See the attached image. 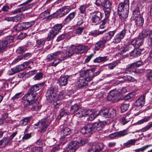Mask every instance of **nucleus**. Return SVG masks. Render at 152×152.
<instances>
[{
  "instance_id": "1",
  "label": "nucleus",
  "mask_w": 152,
  "mask_h": 152,
  "mask_svg": "<svg viewBox=\"0 0 152 152\" xmlns=\"http://www.w3.org/2000/svg\"><path fill=\"white\" fill-rule=\"evenodd\" d=\"M100 73L99 71L94 73L92 70H91L82 71L80 74V77L79 80V87L82 88L86 86L88 82L91 80L94 77L99 75Z\"/></svg>"
},
{
  "instance_id": "2",
  "label": "nucleus",
  "mask_w": 152,
  "mask_h": 152,
  "mask_svg": "<svg viewBox=\"0 0 152 152\" xmlns=\"http://www.w3.org/2000/svg\"><path fill=\"white\" fill-rule=\"evenodd\" d=\"M63 27L61 24H58L55 25L48 34V36L46 39L47 41L50 42L49 45L46 48L47 50L50 48L52 45V39L59 32Z\"/></svg>"
},
{
  "instance_id": "3",
  "label": "nucleus",
  "mask_w": 152,
  "mask_h": 152,
  "mask_svg": "<svg viewBox=\"0 0 152 152\" xmlns=\"http://www.w3.org/2000/svg\"><path fill=\"white\" fill-rule=\"evenodd\" d=\"M88 47L82 45L73 46L66 50L67 57L72 56L75 53H83L88 50Z\"/></svg>"
},
{
  "instance_id": "4",
  "label": "nucleus",
  "mask_w": 152,
  "mask_h": 152,
  "mask_svg": "<svg viewBox=\"0 0 152 152\" xmlns=\"http://www.w3.org/2000/svg\"><path fill=\"white\" fill-rule=\"evenodd\" d=\"M131 25L130 24H127L125 25L124 29L115 35L113 39L112 42L114 44L120 42L125 37L127 29L129 30L130 33L131 32Z\"/></svg>"
},
{
  "instance_id": "5",
  "label": "nucleus",
  "mask_w": 152,
  "mask_h": 152,
  "mask_svg": "<svg viewBox=\"0 0 152 152\" xmlns=\"http://www.w3.org/2000/svg\"><path fill=\"white\" fill-rule=\"evenodd\" d=\"M66 50H63L62 51H58L48 54L47 56L46 60L49 62L54 60L58 58L67 57Z\"/></svg>"
},
{
  "instance_id": "6",
  "label": "nucleus",
  "mask_w": 152,
  "mask_h": 152,
  "mask_svg": "<svg viewBox=\"0 0 152 152\" xmlns=\"http://www.w3.org/2000/svg\"><path fill=\"white\" fill-rule=\"evenodd\" d=\"M95 4L100 7H103L104 12L111 11V3L108 0H96Z\"/></svg>"
},
{
  "instance_id": "7",
  "label": "nucleus",
  "mask_w": 152,
  "mask_h": 152,
  "mask_svg": "<svg viewBox=\"0 0 152 152\" xmlns=\"http://www.w3.org/2000/svg\"><path fill=\"white\" fill-rule=\"evenodd\" d=\"M78 140H74L70 142L67 146L68 152H75L79 147L83 145L82 140L79 138Z\"/></svg>"
},
{
  "instance_id": "8",
  "label": "nucleus",
  "mask_w": 152,
  "mask_h": 152,
  "mask_svg": "<svg viewBox=\"0 0 152 152\" xmlns=\"http://www.w3.org/2000/svg\"><path fill=\"white\" fill-rule=\"evenodd\" d=\"M57 91V88L55 86L50 88L47 91L46 96L48 101L51 102L56 99Z\"/></svg>"
},
{
  "instance_id": "9",
  "label": "nucleus",
  "mask_w": 152,
  "mask_h": 152,
  "mask_svg": "<svg viewBox=\"0 0 152 152\" xmlns=\"http://www.w3.org/2000/svg\"><path fill=\"white\" fill-rule=\"evenodd\" d=\"M99 114L106 118H113L116 115L115 110L108 108L102 109L99 111Z\"/></svg>"
},
{
  "instance_id": "10",
  "label": "nucleus",
  "mask_w": 152,
  "mask_h": 152,
  "mask_svg": "<svg viewBox=\"0 0 152 152\" xmlns=\"http://www.w3.org/2000/svg\"><path fill=\"white\" fill-rule=\"evenodd\" d=\"M32 1L28 0L25 2L21 4V5H23V7L14 10L11 12L12 14L15 15L18 13L21 12L25 10H27L32 7V5L29 4Z\"/></svg>"
},
{
  "instance_id": "11",
  "label": "nucleus",
  "mask_w": 152,
  "mask_h": 152,
  "mask_svg": "<svg viewBox=\"0 0 152 152\" xmlns=\"http://www.w3.org/2000/svg\"><path fill=\"white\" fill-rule=\"evenodd\" d=\"M102 18V13L98 11L92 12L90 14V19L92 23L96 24Z\"/></svg>"
},
{
  "instance_id": "12",
  "label": "nucleus",
  "mask_w": 152,
  "mask_h": 152,
  "mask_svg": "<svg viewBox=\"0 0 152 152\" xmlns=\"http://www.w3.org/2000/svg\"><path fill=\"white\" fill-rule=\"evenodd\" d=\"M14 37L13 36L7 37L4 39L0 41V52L6 49L8 45L13 42Z\"/></svg>"
},
{
  "instance_id": "13",
  "label": "nucleus",
  "mask_w": 152,
  "mask_h": 152,
  "mask_svg": "<svg viewBox=\"0 0 152 152\" xmlns=\"http://www.w3.org/2000/svg\"><path fill=\"white\" fill-rule=\"evenodd\" d=\"M119 93L118 92L117 89L110 91L107 96V99L109 101L113 102H116L120 99Z\"/></svg>"
},
{
  "instance_id": "14",
  "label": "nucleus",
  "mask_w": 152,
  "mask_h": 152,
  "mask_svg": "<svg viewBox=\"0 0 152 152\" xmlns=\"http://www.w3.org/2000/svg\"><path fill=\"white\" fill-rule=\"evenodd\" d=\"M25 107H27L29 109L33 110H35L39 109L40 107L37 105V103H34L33 102L28 101V99L23 98L22 101Z\"/></svg>"
},
{
  "instance_id": "15",
  "label": "nucleus",
  "mask_w": 152,
  "mask_h": 152,
  "mask_svg": "<svg viewBox=\"0 0 152 152\" xmlns=\"http://www.w3.org/2000/svg\"><path fill=\"white\" fill-rule=\"evenodd\" d=\"M111 11H107L104 12L105 17L100 22L101 24L99 26V28L104 29L107 27L109 23V17L110 15Z\"/></svg>"
},
{
  "instance_id": "16",
  "label": "nucleus",
  "mask_w": 152,
  "mask_h": 152,
  "mask_svg": "<svg viewBox=\"0 0 152 152\" xmlns=\"http://www.w3.org/2000/svg\"><path fill=\"white\" fill-rule=\"evenodd\" d=\"M145 96L142 95L136 101L134 105V108L135 109H140L144 105L145 101Z\"/></svg>"
},
{
  "instance_id": "17",
  "label": "nucleus",
  "mask_w": 152,
  "mask_h": 152,
  "mask_svg": "<svg viewBox=\"0 0 152 152\" xmlns=\"http://www.w3.org/2000/svg\"><path fill=\"white\" fill-rule=\"evenodd\" d=\"M129 1L124 0L123 2L119 4L118 6V11L120 12L129 10Z\"/></svg>"
},
{
  "instance_id": "18",
  "label": "nucleus",
  "mask_w": 152,
  "mask_h": 152,
  "mask_svg": "<svg viewBox=\"0 0 152 152\" xmlns=\"http://www.w3.org/2000/svg\"><path fill=\"white\" fill-rule=\"evenodd\" d=\"M106 124V123L105 121H100L92 123L93 125V132H96L101 130Z\"/></svg>"
},
{
  "instance_id": "19",
  "label": "nucleus",
  "mask_w": 152,
  "mask_h": 152,
  "mask_svg": "<svg viewBox=\"0 0 152 152\" xmlns=\"http://www.w3.org/2000/svg\"><path fill=\"white\" fill-rule=\"evenodd\" d=\"M51 120H49L47 118H44L42 119L39 122L41 123L42 128L41 129V132H45L46 129L49 125L50 122Z\"/></svg>"
},
{
  "instance_id": "20",
  "label": "nucleus",
  "mask_w": 152,
  "mask_h": 152,
  "mask_svg": "<svg viewBox=\"0 0 152 152\" xmlns=\"http://www.w3.org/2000/svg\"><path fill=\"white\" fill-rule=\"evenodd\" d=\"M92 123H88L82 127L80 130V132L83 134L90 133L93 131V126Z\"/></svg>"
},
{
  "instance_id": "21",
  "label": "nucleus",
  "mask_w": 152,
  "mask_h": 152,
  "mask_svg": "<svg viewBox=\"0 0 152 152\" xmlns=\"http://www.w3.org/2000/svg\"><path fill=\"white\" fill-rule=\"evenodd\" d=\"M33 93L30 92L28 90L27 94L23 96V98L27 99L28 100V101L33 102L34 103H36L35 101V99L37 96V94Z\"/></svg>"
},
{
  "instance_id": "22",
  "label": "nucleus",
  "mask_w": 152,
  "mask_h": 152,
  "mask_svg": "<svg viewBox=\"0 0 152 152\" xmlns=\"http://www.w3.org/2000/svg\"><path fill=\"white\" fill-rule=\"evenodd\" d=\"M71 10L70 7L68 6H64L59 9L57 11V13L59 15L61 14L60 17H62L66 15Z\"/></svg>"
},
{
  "instance_id": "23",
  "label": "nucleus",
  "mask_w": 152,
  "mask_h": 152,
  "mask_svg": "<svg viewBox=\"0 0 152 152\" xmlns=\"http://www.w3.org/2000/svg\"><path fill=\"white\" fill-rule=\"evenodd\" d=\"M132 45L136 48H139L143 44V40L140 38H135L132 40Z\"/></svg>"
},
{
  "instance_id": "24",
  "label": "nucleus",
  "mask_w": 152,
  "mask_h": 152,
  "mask_svg": "<svg viewBox=\"0 0 152 152\" xmlns=\"http://www.w3.org/2000/svg\"><path fill=\"white\" fill-rule=\"evenodd\" d=\"M71 75H65L61 77L58 79V83L61 86H65L67 83L68 79Z\"/></svg>"
},
{
  "instance_id": "25",
  "label": "nucleus",
  "mask_w": 152,
  "mask_h": 152,
  "mask_svg": "<svg viewBox=\"0 0 152 152\" xmlns=\"http://www.w3.org/2000/svg\"><path fill=\"white\" fill-rule=\"evenodd\" d=\"M86 116H89L88 118L90 121H92L97 116L99 115V114L97 113L96 114L94 113L92 111V110L91 109H89L86 111Z\"/></svg>"
},
{
  "instance_id": "26",
  "label": "nucleus",
  "mask_w": 152,
  "mask_h": 152,
  "mask_svg": "<svg viewBox=\"0 0 152 152\" xmlns=\"http://www.w3.org/2000/svg\"><path fill=\"white\" fill-rule=\"evenodd\" d=\"M76 14V13L75 11L70 13L64 19V22L65 23H69L74 19Z\"/></svg>"
},
{
  "instance_id": "27",
  "label": "nucleus",
  "mask_w": 152,
  "mask_h": 152,
  "mask_svg": "<svg viewBox=\"0 0 152 152\" xmlns=\"http://www.w3.org/2000/svg\"><path fill=\"white\" fill-rule=\"evenodd\" d=\"M136 24L138 26H142L144 23V20L141 15L134 18Z\"/></svg>"
},
{
  "instance_id": "28",
  "label": "nucleus",
  "mask_w": 152,
  "mask_h": 152,
  "mask_svg": "<svg viewBox=\"0 0 152 152\" xmlns=\"http://www.w3.org/2000/svg\"><path fill=\"white\" fill-rule=\"evenodd\" d=\"M42 85L40 83L38 84L33 86L29 89L28 90L30 92H31L33 93H36L37 94V92L41 88Z\"/></svg>"
},
{
  "instance_id": "29",
  "label": "nucleus",
  "mask_w": 152,
  "mask_h": 152,
  "mask_svg": "<svg viewBox=\"0 0 152 152\" xmlns=\"http://www.w3.org/2000/svg\"><path fill=\"white\" fill-rule=\"evenodd\" d=\"M121 12V13L118 14V16L121 19V21L123 22L126 20V19L128 17L129 10L123 11Z\"/></svg>"
},
{
  "instance_id": "30",
  "label": "nucleus",
  "mask_w": 152,
  "mask_h": 152,
  "mask_svg": "<svg viewBox=\"0 0 152 152\" xmlns=\"http://www.w3.org/2000/svg\"><path fill=\"white\" fill-rule=\"evenodd\" d=\"M70 129L66 126H63L61 130V133L64 136L69 135L71 133Z\"/></svg>"
},
{
  "instance_id": "31",
  "label": "nucleus",
  "mask_w": 152,
  "mask_h": 152,
  "mask_svg": "<svg viewBox=\"0 0 152 152\" xmlns=\"http://www.w3.org/2000/svg\"><path fill=\"white\" fill-rule=\"evenodd\" d=\"M86 111L80 108L75 114V115L78 118H82L84 116H86Z\"/></svg>"
},
{
  "instance_id": "32",
  "label": "nucleus",
  "mask_w": 152,
  "mask_h": 152,
  "mask_svg": "<svg viewBox=\"0 0 152 152\" xmlns=\"http://www.w3.org/2000/svg\"><path fill=\"white\" fill-rule=\"evenodd\" d=\"M24 25L23 23H18L12 29V32L19 31L21 30H24Z\"/></svg>"
},
{
  "instance_id": "33",
  "label": "nucleus",
  "mask_w": 152,
  "mask_h": 152,
  "mask_svg": "<svg viewBox=\"0 0 152 152\" xmlns=\"http://www.w3.org/2000/svg\"><path fill=\"white\" fill-rule=\"evenodd\" d=\"M49 12L47 11H45L43 12L42 13L39 15V18L41 19H44L46 18H54L53 15H48Z\"/></svg>"
},
{
  "instance_id": "34",
  "label": "nucleus",
  "mask_w": 152,
  "mask_h": 152,
  "mask_svg": "<svg viewBox=\"0 0 152 152\" xmlns=\"http://www.w3.org/2000/svg\"><path fill=\"white\" fill-rule=\"evenodd\" d=\"M106 43L105 40L99 41L98 42L95 44V50H98L101 48H102Z\"/></svg>"
},
{
  "instance_id": "35",
  "label": "nucleus",
  "mask_w": 152,
  "mask_h": 152,
  "mask_svg": "<svg viewBox=\"0 0 152 152\" xmlns=\"http://www.w3.org/2000/svg\"><path fill=\"white\" fill-rule=\"evenodd\" d=\"M109 58L107 56H99L95 58L93 60V62L95 63H99L102 62H105L108 60Z\"/></svg>"
},
{
  "instance_id": "36",
  "label": "nucleus",
  "mask_w": 152,
  "mask_h": 152,
  "mask_svg": "<svg viewBox=\"0 0 152 152\" xmlns=\"http://www.w3.org/2000/svg\"><path fill=\"white\" fill-rule=\"evenodd\" d=\"M105 31V30L103 31H100L99 30H93L90 32L89 34L94 37H96L99 35L103 34Z\"/></svg>"
},
{
  "instance_id": "37",
  "label": "nucleus",
  "mask_w": 152,
  "mask_h": 152,
  "mask_svg": "<svg viewBox=\"0 0 152 152\" xmlns=\"http://www.w3.org/2000/svg\"><path fill=\"white\" fill-rule=\"evenodd\" d=\"M150 31L147 29H143L142 31L139 34V38L142 39L146 38L148 35H149Z\"/></svg>"
},
{
  "instance_id": "38",
  "label": "nucleus",
  "mask_w": 152,
  "mask_h": 152,
  "mask_svg": "<svg viewBox=\"0 0 152 152\" xmlns=\"http://www.w3.org/2000/svg\"><path fill=\"white\" fill-rule=\"evenodd\" d=\"M45 43V40L43 39H40L36 41V46L39 48V50L42 49Z\"/></svg>"
},
{
  "instance_id": "39",
  "label": "nucleus",
  "mask_w": 152,
  "mask_h": 152,
  "mask_svg": "<svg viewBox=\"0 0 152 152\" xmlns=\"http://www.w3.org/2000/svg\"><path fill=\"white\" fill-rule=\"evenodd\" d=\"M141 53L140 50L138 49H134L130 52L131 56L137 57L140 56Z\"/></svg>"
},
{
  "instance_id": "40",
  "label": "nucleus",
  "mask_w": 152,
  "mask_h": 152,
  "mask_svg": "<svg viewBox=\"0 0 152 152\" xmlns=\"http://www.w3.org/2000/svg\"><path fill=\"white\" fill-rule=\"evenodd\" d=\"M28 66V63L27 62H24L22 64L17 66L15 67L16 71L18 72L23 70L25 68H27Z\"/></svg>"
},
{
  "instance_id": "41",
  "label": "nucleus",
  "mask_w": 152,
  "mask_h": 152,
  "mask_svg": "<svg viewBox=\"0 0 152 152\" xmlns=\"http://www.w3.org/2000/svg\"><path fill=\"white\" fill-rule=\"evenodd\" d=\"M80 108L79 106L78 105L76 104H74L71 107L69 110L70 113L71 114H75Z\"/></svg>"
},
{
  "instance_id": "42",
  "label": "nucleus",
  "mask_w": 152,
  "mask_h": 152,
  "mask_svg": "<svg viewBox=\"0 0 152 152\" xmlns=\"http://www.w3.org/2000/svg\"><path fill=\"white\" fill-rule=\"evenodd\" d=\"M142 8V6H140V7L138 6L137 8L133 10L132 13L134 18L136 17H138L139 15H140V11Z\"/></svg>"
},
{
  "instance_id": "43",
  "label": "nucleus",
  "mask_w": 152,
  "mask_h": 152,
  "mask_svg": "<svg viewBox=\"0 0 152 152\" xmlns=\"http://www.w3.org/2000/svg\"><path fill=\"white\" fill-rule=\"evenodd\" d=\"M137 140L131 139L127 141L126 143L124 144V145L126 147H129L131 145H135Z\"/></svg>"
},
{
  "instance_id": "44",
  "label": "nucleus",
  "mask_w": 152,
  "mask_h": 152,
  "mask_svg": "<svg viewBox=\"0 0 152 152\" xmlns=\"http://www.w3.org/2000/svg\"><path fill=\"white\" fill-rule=\"evenodd\" d=\"M67 57H64V58H58L55 59L54 61L51 63V66H56L58 64L62 62L63 60L65 58Z\"/></svg>"
},
{
  "instance_id": "45",
  "label": "nucleus",
  "mask_w": 152,
  "mask_h": 152,
  "mask_svg": "<svg viewBox=\"0 0 152 152\" xmlns=\"http://www.w3.org/2000/svg\"><path fill=\"white\" fill-rule=\"evenodd\" d=\"M88 7V5L87 4H84L81 5L78 8L79 13L80 14H85L86 11V9Z\"/></svg>"
},
{
  "instance_id": "46",
  "label": "nucleus",
  "mask_w": 152,
  "mask_h": 152,
  "mask_svg": "<svg viewBox=\"0 0 152 152\" xmlns=\"http://www.w3.org/2000/svg\"><path fill=\"white\" fill-rule=\"evenodd\" d=\"M32 118L31 117H29L25 118L21 120L19 122L20 125L25 126L29 122Z\"/></svg>"
},
{
  "instance_id": "47",
  "label": "nucleus",
  "mask_w": 152,
  "mask_h": 152,
  "mask_svg": "<svg viewBox=\"0 0 152 152\" xmlns=\"http://www.w3.org/2000/svg\"><path fill=\"white\" fill-rule=\"evenodd\" d=\"M70 113L67 110L66 108L62 109L60 112V119L64 115H67Z\"/></svg>"
},
{
  "instance_id": "48",
  "label": "nucleus",
  "mask_w": 152,
  "mask_h": 152,
  "mask_svg": "<svg viewBox=\"0 0 152 152\" xmlns=\"http://www.w3.org/2000/svg\"><path fill=\"white\" fill-rule=\"evenodd\" d=\"M104 145L102 143H99L97 144L95 147V152H100L104 148Z\"/></svg>"
},
{
  "instance_id": "49",
  "label": "nucleus",
  "mask_w": 152,
  "mask_h": 152,
  "mask_svg": "<svg viewBox=\"0 0 152 152\" xmlns=\"http://www.w3.org/2000/svg\"><path fill=\"white\" fill-rule=\"evenodd\" d=\"M147 43L149 46H152V30L150 31L149 35L147 39Z\"/></svg>"
},
{
  "instance_id": "50",
  "label": "nucleus",
  "mask_w": 152,
  "mask_h": 152,
  "mask_svg": "<svg viewBox=\"0 0 152 152\" xmlns=\"http://www.w3.org/2000/svg\"><path fill=\"white\" fill-rule=\"evenodd\" d=\"M43 73L39 72L37 73L34 77L33 79L34 80H40L43 78Z\"/></svg>"
},
{
  "instance_id": "51",
  "label": "nucleus",
  "mask_w": 152,
  "mask_h": 152,
  "mask_svg": "<svg viewBox=\"0 0 152 152\" xmlns=\"http://www.w3.org/2000/svg\"><path fill=\"white\" fill-rule=\"evenodd\" d=\"M24 25V30L27 29L28 28L31 26L34 23V21H31L29 22H25L23 23Z\"/></svg>"
},
{
  "instance_id": "52",
  "label": "nucleus",
  "mask_w": 152,
  "mask_h": 152,
  "mask_svg": "<svg viewBox=\"0 0 152 152\" xmlns=\"http://www.w3.org/2000/svg\"><path fill=\"white\" fill-rule=\"evenodd\" d=\"M118 61H114L111 63L108 64L107 65L108 68L110 69L114 68L116 65L118 64Z\"/></svg>"
},
{
  "instance_id": "53",
  "label": "nucleus",
  "mask_w": 152,
  "mask_h": 152,
  "mask_svg": "<svg viewBox=\"0 0 152 152\" xmlns=\"http://www.w3.org/2000/svg\"><path fill=\"white\" fill-rule=\"evenodd\" d=\"M10 140L8 139H7L5 137H4L2 139L0 140V145H8L10 142Z\"/></svg>"
},
{
  "instance_id": "54",
  "label": "nucleus",
  "mask_w": 152,
  "mask_h": 152,
  "mask_svg": "<svg viewBox=\"0 0 152 152\" xmlns=\"http://www.w3.org/2000/svg\"><path fill=\"white\" fill-rule=\"evenodd\" d=\"M85 28L84 27H79L75 30V34L79 35H81L84 30Z\"/></svg>"
},
{
  "instance_id": "55",
  "label": "nucleus",
  "mask_w": 152,
  "mask_h": 152,
  "mask_svg": "<svg viewBox=\"0 0 152 152\" xmlns=\"http://www.w3.org/2000/svg\"><path fill=\"white\" fill-rule=\"evenodd\" d=\"M27 49L24 46H20L17 50V52L19 54L24 53L27 50Z\"/></svg>"
},
{
  "instance_id": "56",
  "label": "nucleus",
  "mask_w": 152,
  "mask_h": 152,
  "mask_svg": "<svg viewBox=\"0 0 152 152\" xmlns=\"http://www.w3.org/2000/svg\"><path fill=\"white\" fill-rule=\"evenodd\" d=\"M10 8L9 6L7 4L4 5L1 8L0 10L1 12L5 13L8 11L10 9Z\"/></svg>"
},
{
  "instance_id": "57",
  "label": "nucleus",
  "mask_w": 152,
  "mask_h": 152,
  "mask_svg": "<svg viewBox=\"0 0 152 152\" xmlns=\"http://www.w3.org/2000/svg\"><path fill=\"white\" fill-rule=\"evenodd\" d=\"M130 47V46H127L125 48H121L118 50V53L121 55H122L128 51V48Z\"/></svg>"
},
{
  "instance_id": "58",
  "label": "nucleus",
  "mask_w": 152,
  "mask_h": 152,
  "mask_svg": "<svg viewBox=\"0 0 152 152\" xmlns=\"http://www.w3.org/2000/svg\"><path fill=\"white\" fill-rule=\"evenodd\" d=\"M123 78L125 80L131 82H134L136 81L135 79L133 77L129 75H126L123 77Z\"/></svg>"
},
{
  "instance_id": "59",
  "label": "nucleus",
  "mask_w": 152,
  "mask_h": 152,
  "mask_svg": "<svg viewBox=\"0 0 152 152\" xmlns=\"http://www.w3.org/2000/svg\"><path fill=\"white\" fill-rule=\"evenodd\" d=\"M31 152H42V148L41 147H36L31 148Z\"/></svg>"
},
{
  "instance_id": "60",
  "label": "nucleus",
  "mask_w": 152,
  "mask_h": 152,
  "mask_svg": "<svg viewBox=\"0 0 152 152\" xmlns=\"http://www.w3.org/2000/svg\"><path fill=\"white\" fill-rule=\"evenodd\" d=\"M65 94L64 91H62L60 92L58 94V96L57 98V99L59 100H61L62 99L66 98Z\"/></svg>"
},
{
  "instance_id": "61",
  "label": "nucleus",
  "mask_w": 152,
  "mask_h": 152,
  "mask_svg": "<svg viewBox=\"0 0 152 152\" xmlns=\"http://www.w3.org/2000/svg\"><path fill=\"white\" fill-rule=\"evenodd\" d=\"M151 145H147L141 148L137 149L135 150V152H143Z\"/></svg>"
},
{
  "instance_id": "62",
  "label": "nucleus",
  "mask_w": 152,
  "mask_h": 152,
  "mask_svg": "<svg viewBox=\"0 0 152 152\" xmlns=\"http://www.w3.org/2000/svg\"><path fill=\"white\" fill-rule=\"evenodd\" d=\"M22 95L23 94L22 92L17 93L11 98V99L14 100L17 99L21 98L22 96Z\"/></svg>"
},
{
  "instance_id": "63",
  "label": "nucleus",
  "mask_w": 152,
  "mask_h": 152,
  "mask_svg": "<svg viewBox=\"0 0 152 152\" xmlns=\"http://www.w3.org/2000/svg\"><path fill=\"white\" fill-rule=\"evenodd\" d=\"M56 99H54V100H53L52 101H53L54 103H53V104L54 105V107L56 108H57L59 107L60 105L61 104V102L58 99H57L56 100Z\"/></svg>"
},
{
  "instance_id": "64",
  "label": "nucleus",
  "mask_w": 152,
  "mask_h": 152,
  "mask_svg": "<svg viewBox=\"0 0 152 152\" xmlns=\"http://www.w3.org/2000/svg\"><path fill=\"white\" fill-rule=\"evenodd\" d=\"M129 105L128 104H122L121 107V108L122 112H124L126 111L129 107Z\"/></svg>"
}]
</instances>
